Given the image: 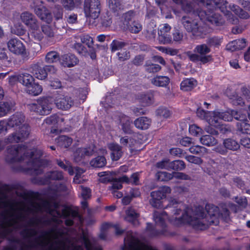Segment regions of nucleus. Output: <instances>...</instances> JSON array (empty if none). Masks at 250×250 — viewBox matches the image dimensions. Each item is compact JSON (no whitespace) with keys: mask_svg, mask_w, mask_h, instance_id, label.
Wrapping results in <instances>:
<instances>
[{"mask_svg":"<svg viewBox=\"0 0 250 250\" xmlns=\"http://www.w3.org/2000/svg\"><path fill=\"white\" fill-rule=\"evenodd\" d=\"M25 116L21 112H16L6 119L10 128H15L16 131L6 138L8 143H18L28 138L30 133V127L24 123Z\"/></svg>","mask_w":250,"mask_h":250,"instance_id":"nucleus-4","label":"nucleus"},{"mask_svg":"<svg viewBox=\"0 0 250 250\" xmlns=\"http://www.w3.org/2000/svg\"><path fill=\"white\" fill-rule=\"evenodd\" d=\"M177 4L180 5L183 10L186 12H190L192 10V7L190 3L186 0H172Z\"/></svg>","mask_w":250,"mask_h":250,"instance_id":"nucleus-45","label":"nucleus"},{"mask_svg":"<svg viewBox=\"0 0 250 250\" xmlns=\"http://www.w3.org/2000/svg\"><path fill=\"white\" fill-rule=\"evenodd\" d=\"M106 163L105 157L99 156L91 160L90 165L94 167H102L105 165Z\"/></svg>","mask_w":250,"mask_h":250,"instance_id":"nucleus-39","label":"nucleus"},{"mask_svg":"<svg viewBox=\"0 0 250 250\" xmlns=\"http://www.w3.org/2000/svg\"><path fill=\"white\" fill-rule=\"evenodd\" d=\"M157 115L160 117L167 118L170 115V111L167 108L164 107L159 108L157 110Z\"/></svg>","mask_w":250,"mask_h":250,"instance_id":"nucleus-62","label":"nucleus"},{"mask_svg":"<svg viewBox=\"0 0 250 250\" xmlns=\"http://www.w3.org/2000/svg\"><path fill=\"white\" fill-rule=\"evenodd\" d=\"M95 152L94 146L88 148H79L74 153V159L77 163H79L86 156L92 155Z\"/></svg>","mask_w":250,"mask_h":250,"instance_id":"nucleus-13","label":"nucleus"},{"mask_svg":"<svg viewBox=\"0 0 250 250\" xmlns=\"http://www.w3.org/2000/svg\"><path fill=\"white\" fill-rule=\"evenodd\" d=\"M128 30L132 33L137 34L142 29V25L138 21H134L128 26Z\"/></svg>","mask_w":250,"mask_h":250,"instance_id":"nucleus-48","label":"nucleus"},{"mask_svg":"<svg viewBox=\"0 0 250 250\" xmlns=\"http://www.w3.org/2000/svg\"><path fill=\"white\" fill-rule=\"evenodd\" d=\"M221 121H231L232 120V110H228L224 112H220Z\"/></svg>","mask_w":250,"mask_h":250,"instance_id":"nucleus-61","label":"nucleus"},{"mask_svg":"<svg viewBox=\"0 0 250 250\" xmlns=\"http://www.w3.org/2000/svg\"><path fill=\"white\" fill-rule=\"evenodd\" d=\"M120 180L127 184L137 185L139 182L138 174L137 173L132 174L130 178H128L125 175H123L121 177Z\"/></svg>","mask_w":250,"mask_h":250,"instance_id":"nucleus-42","label":"nucleus"},{"mask_svg":"<svg viewBox=\"0 0 250 250\" xmlns=\"http://www.w3.org/2000/svg\"><path fill=\"white\" fill-rule=\"evenodd\" d=\"M42 154L41 149L29 150L25 146L15 145L7 148L5 160L7 163L14 165L27 159L28 170L32 174L38 175L42 172V167L47 165L46 160L40 159Z\"/></svg>","mask_w":250,"mask_h":250,"instance_id":"nucleus-3","label":"nucleus"},{"mask_svg":"<svg viewBox=\"0 0 250 250\" xmlns=\"http://www.w3.org/2000/svg\"><path fill=\"white\" fill-rule=\"evenodd\" d=\"M233 207H235V206L232 203L221 204L219 208L212 204H207L205 207L207 213L206 214L203 208L199 207L194 209L187 208L182 215L180 216L182 210L185 209V206L183 202L170 197L168 199L167 206L165 208L168 212L155 211L153 213V220L156 226L162 228L158 233L164 232L166 227V219L175 226L188 224L195 229L203 230L208 225H217L220 217L227 220L229 216V208Z\"/></svg>","mask_w":250,"mask_h":250,"instance_id":"nucleus-1","label":"nucleus"},{"mask_svg":"<svg viewBox=\"0 0 250 250\" xmlns=\"http://www.w3.org/2000/svg\"><path fill=\"white\" fill-rule=\"evenodd\" d=\"M53 101L58 109L64 111L69 110L74 104L71 97L62 94L57 95Z\"/></svg>","mask_w":250,"mask_h":250,"instance_id":"nucleus-10","label":"nucleus"},{"mask_svg":"<svg viewBox=\"0 0 250 250\" xmlns=\"http://www.w3.org/2000/svg\"><path fill=\"white\" fill-rule=\"evenodd\" d=\"M80 188L81 190V196L83 200H87L91 197V191L89 188L81 186Z\"/></svg>","mask_w":250,"mask_h":250,"instance_id":"nucleus-55","label":"nucleus"},{"mask_svg":"<svg viewBox=\"0 0 250 250\" xmlns=\"http://www.w3.org/2000/svg\"><path fill=\"white\" fill-rule=\"evenodd\" d=\"M33 73L34 76L39 80H44L47 77V72L45 71L44 67H41L38 64L33 65Z\"/></svg>","mask_w":250,"mask_h":250,"instance_id":"nucleus-29","label":"nucleus"},{"mask_svg":"<svg viewBox=\"0 0 250 250\" xmlns=\"http://www.w3.org/2000/svg\"><path fill=\"white\" fill-rule=\"evenodd\" d=\"M53 102L51 97H43L38 99L35 103L27 104V108L31 112H34L37 114L47 115L52 111Z\"/></svg>","mask_w":250,"mask_h":250,"instance_id":"nucleus-7","label":"nucleus"},{"mask_svg":"<svg viewBox=\"0 0 250 250\" xmlns=\"http://www.w3.org/2000/svg\"><path fill=\"white\" fill-rule=\"evenodd\" d=\"M194 52L201 56H208L207 54L210 52V48L206 44H199L195 47Z\"/></svg>","mask_w":250,"mask_h":250,"instance_id":"nucleus-36","label":"nucleus"},{"mask_svg":"<svg viewBox=\"0 0 250 250\" xmlns=\"http://www.w3.org/2000/svg\"><path fill=\"white\" fill-rule=\"evenodd\" d=\"M42 31L43 34H44L48 37L54 36V32L51 27L48 25H43L42 26Z\"/></svg>","mask_w":250,"mask_h":250,"instance_id":"nucleus-63","label":"nucleus"},{"mask_svg":"<svg viewBox=\"0 0 250 250\" xmlns=\"http://www.w3.org/2000/svg\"><path fill=\"white\" fill-rule=\"evenodd\" d=\"M246 118V121L237 123V127L238 131L244 134H250V124Z\"/></svg>","mask_w":250,"mask_h":250,"instance_id":"nucleus-37","label":"nucleus"},{"mask_svg":"<svg viewBox=\"0 0 250 250\" xmlns=\"http://www.w3.org/2000/svg\"><path fill=\"white\" fill-rule=\"evenodd\" d=\"M36 14L42 20L47 23L52 21V16L50 12L44 6L36 7L35 9Z\"/></svg>","mask_w":250,"mask_h":250,"instance_id":"nucleus-19","label":"nucleus"},{"mask_svg":"<svg viewBox=\"0 0 250 250\" xmlns=\"http://www.w3.org/2000/svg\"><path fill=\"white\" fill-rule=\"evenodd\" d=\"M108 6L113 11H117L121 8V4L119 0H109Z\"/></svg>","mask_w":250,"mask_h":250,"instance_id":"nucleus-60","label":"nucleus"},{"mask_svg":"<svg viewBox=\"0 0 250 250\" xmlns=\"http://www.w3.org/2000/svg\"><path fill=\"white\" fill-rule=\"evenodd\" d=\"M84 11L87 20H89L90 22H91V20L97 19L101 12L100 0H85Z\"/></svg>","mask_w":250,"mask_h":250,"instance_id":"nucleus-8","label":"nucleus"},{"mask_svg":"<svg viewBox=\"0 0 250 250\" xmlns=\"http://www.w3.org/2000/svg\"><path fill=\"white\" fill-rule=\"evenodd\" d=\"M81 42L85 43L88 47L93 44V39L88 35H83L80 37Z\"/></svg>","mask_w":250,"mask_h":250,"instance_id":"nucleus-64","label":"nucleus"},{"mask_svg":"<svg viewBox=\"0 0 250 250\" xmlns=\"http://www.w3.org/2000/svg\"><path fill=\"white\" fill-rule=\"evenodd\" d=\"M125 45L126 43L125 42L113 40L110 44V48L112 52H115L117 50H122V49Z\"/></svg>","mask_w":250,"mask_h":250,"instance_id":"nucleus-49","label":"nucleus"},{"mask_svg":"<svg viewBox=\"0 0 250 250\" xmlns=\"http://www.w3.org/2000/svg\"><path fill=\"white\" fill-rule=\"evenodd\" d=\"M79 62L78 58L73 54H64L60 58L61 64L64 67H71L76 65Z\"/></svg>","mask_w":250,"mask_h":250,"instance_id":"nucleus-15","label":"nucleus"},{"mask_svg":"<svg viewBox=\"0 0 250 250\" xmlns=\"http://www.w3.org/2000/svg\"><path fill=\"white\" fill-rule=\"evenodd\" d=\"M171 162L168 159H164L161 161L158 162L156 164V167L161 169H166L170 170Z\"/></svg>","mask_w":250,"mask_h":250,"instance_id":"nucleus-51","label":"nucleus"},{"mask_svg":"<svg viewBox=\"0 0 250 250\" xmlns=\"http://www.w3.org/2000/svg\"><path fill=\"white\" fill-rule=\"evenodd\" d=\"M34 78L29 74L22 73L20 74L19 82L24 85L26 88L34 82Z\"/></svg>","mask_w":250,"mask_h":250,"instance_id":"nucleus-35","label":"nucleus"},{"mask_svg":"<svg viewBox=\"0 0 250 250\" xmlns=\"http://www.w3.org/2000/svg\"><path fill=\"white\" fill-rule=\"evenodd\" d=\"M9 50L17 55H23L25 53V48L23 43L17 38L11 39L7 42Z\"/></svg>","mask_w":250,"mask_h":250,"instance_id":"nucleus-12","label":"nucleus"},{"mask_svg":"<svg viewBox=\"0 0 250 250\" xmlns=\"http://www.w3.org/2000/svg\"><path fill=\"white\" fill-rule=\"evenodd\" d=\"M151 83L156 86L166 87L169 83V79L167 76H156L151 79Z\"/></svg>","mask_w":250,"mask_h":250,"instance_id":"nucleus-26","label":"nucleus"},{"mask_svg":"<svg viewBox=\"0 0 250 250\" xmlns=\"http://www.w3.org/2000/svg\"><path fill=\"white\" fill-rule=\"evenodd\" d=\"M59 55L56 51H50L48 52L45 57V61L47 63H53L57 62L58 60L60 61Z\"/></svg>","mask_w":250,"mask_h":250,"instance_id":"nucleus-47","label":"nucleus"},{"mask_svg":"<svg viewBox=\"0 0 250 250\" xmlns=\"http://www.w3.org/2000/svg\"><path fill=\"white\" fill-rule=\"evenodd\" d=\"M118 60L123 62L128 60L130 58V52L125 49L121 50L117 53Z\"/></svg>","mask_w":250,"mask_h":250,"instance_id":"nucleus-53","label":"nucleus"},{"mask_svg":"<svg viewBox=\"0 0 250 250\" xmlns=\"http://www.w3.org/2000/svg\"><path fill=\"white\" fill-rule=\"evenodd\" d=\"M171 26L167 23L160 25L159 27L158 41L161 44H168L172 42V39L170 35Z\"/></svg>","mask_w":250,"mask_h":250,"instance_id":"nucleus-11","label":"nucleus"},{"mask_svg":"<svg viewBox=\"0 0 250 250\" xmlns=\"http://www.w3.org/2000/svg\"><path fill=\"white\" fill-rule=\"evenodd\" d=\"M134 124L135 127L138 129H146L150 125L151 121L146 117H141L134 121Z\"/></svg>","mask_w":250,"mask_h":250,"instance_id":"nucleus-24","label":"nucleus"},{"mask_svg":"<svg viewBox=\"0 0 250 250\" xmlns=\"http://www.w3.org/2000/svg\"><path fill=\"white\" fill-rule=\"evenodd\" d=\"M120 143L123 146H128L130 149L136 148V142L132 138H129L127 136L121 137Z\"/></svg>","mask_w":250,"mask_h":250,"instance_id":"nucleus-40","label":"nucleus"},{"mask_svg":"<svg viewBox=\"0 0 250 250\" xmlns=\"http://www.w3.org/2000/svg\"><path fill=\"white\" fill-rule=\"evenodd\" d=\"M228 96L231 103L234 105L242 106L245 104L243 98L239 96L235 92H233L230 94L228 93Z\"/></svg>","mask_w":250,"mask_h":250,"instance_id":"nucleus-33","label":"nucleus"},{"mask_svg":"<svg viewBox=\"0 0 250 250\" xmlns=\"http://www.w3.org/2000/svg\"><path fill=\"white\" fill-rule=\"evenodd\" d=\"M189 132L191 135L197 136L203 133V130L196 125H192L189 127Z\"/></svg>","mask_w":250,"mask_h":250,"instance_id":"nucleus-56","label":"nucleus"},{"mask_svg":"<svg viewBox=\"0 0 250 250\" xmlns=\"http://www.w3.org/2000/svg\"><path fill=\"white\" fill-rule=\"evenodd\" d=\"M108 147L111 151V158L113 161L119 160L123 155L122 146L115 143L108 144Z\"/></svg>","mask_w":250,"mask_h":250,"instance_id":"nucleus-16","label":"nucleus"},{"mask_svg":"<svg viewBox=\"0 0 250 250\" xmlns=\"http://www.w3.org/2000/svg\"><path fill=\"white\" fill-rule=\"evenodd\" d=\"M110 228H113L115 229V234L117 235H122L125 230L122 229L119 224H112L111 223H104L103 224L102 227V232L100 235V237L102 239H104L106 237V234L104 231V230Z\"/></svg>","mask_w":250,"mask_h":250,"instance_id":"nucleus-21","label":"nucleus"},{"mask_svg":"<svg viewBox=\"0 0 250 250\" xmlns=\"http://www.w3.org/2000/svg\"><path fill=\"white\" fill-rule=\"evenodd\" d=\"M26 206L22 204L15 206L7 201L0 194V237H6L10 229H18L25 223L24 212Z\"/></svg>","mask_w":250,"mask_h":250,"instance_id":"nucleus-2","label":"nucleus"},{"mask_svg":"<svg viewBox=\"0 0 250 250\" xmlns=\"http://www.w3.org/2000/svg\"><path fill=\"white\" fill-rule=\"evenodd\" d=\"M156 33L157 30L153 23H149L144 31L146 37L149 40H154L156 37Z\"/></svg>","mask_w":250,"mask_h":250,"instance_id":"nucleus-32","label":"nucleus"},{"mask_svg":"<svg viewBox=\"0 0 250 250\" xmlns=\"http://www.w3.org/2000/svg\"><path fill=\"white\" fill-rule=\"evenodd\" d=\"M126 216L125 219L128 222H132L137 219L139 216V214L132 208H128L125 211Z\"/></svg>","mask_w":250,"mask_h":250,"instance_id":"nucleus-44","label":"nucleus"},{"mask_svg":"<svg viewBox=\"0 0 250 250\" xmlns=\"http://www.w3.org/2000/svg\"><path fill=\"white\" fill-rule=\"evenodd\" d=\"M188 56L191 61L194 62L200 61L203 64L210 62L212 60V56L210 55H208V56H201L197 53L192 54L189 52L188 54Z\"/></svg>","mask_w":250,"mask_h":250,"instance_id":"nucleus-23","label":"nucleus"},{"mask_svg":"<svg viewBox=\"0 0 250 250\" xmlns=\"http://www.w3.org/2000/svg\"><path fill=\"white\" fill-rule=\"evenodd\" d=\"M123 131L126 134H131L132 132L131 128V121L129 117L122 115L120 118Z\"/></svg>","mask_w":250,"mask_h":250,"instance_id":"nucleus-22","label":"nucleus"},{"mask_svg":"<svg viewBox=\"0 0 250 250\" xmlns=\"http://www.w3.org/2000/svg\"><path fill=\"white\" fill-rule=\"evenodd\" d=\"M223 144L227 150L236 151L239 149L240 146L239 143L232 138L224 139Z\"/></svg>","mask_w":250,"mask_h":250,"instance_id":"nucleus-28","label":"nucleus"},{"mask_svg":"<svg viewBox=\"0 0 250 250\" xmlns=\"http://www.w3.org/2000/svg\"><path fill=\"white\" fill-rule=\"evenodd\" d=\"M247 42L244 39H238L229 42L226 46L228 50L234 51L242 49L246 47Z\"/></svg>","mask_w":250,"mask_h":250,"instance_id":"nucleus-20","label":"nucleus"},{"mask_svg":"<svg viewBox=\"0 0 250 250\" xmlns=\"http://www.w3.org/2000/svg\"><path fill=\"white\" fill-rule=\"evenodd\" d=\"M200 142L202 145L207 146H214L218 143L217 140L210 135H203L200 138Z\"/></svg>","mask_w":250,"mask_h":250,"instance_id":"nucleus-30","label":"nucleus"},{"mask_svg":"<svg viewBox=\"0 0 250 250\" xmlns=\"http://www.w3.org/2000/svg\"><path fill=\"white\" fill-rule=\"evenodd\" d=\"M58 145L61 147L67 148L71 146L72 139L66 136H61L56 140Z\"/></svg>","mask_w":250,"mask_h":250,"instance_id":"nucleus-38","label":"nucleus"},{"mask_svg":"<svg viewBox=\"0 0 250 250\" xmlns=\"http://www.w3.org/2000/svg\"><path fill=\"white\" fill-rule=\"evenodd\" d=\"M208 116L207 121L211 125L217 127L221 124L219 112H208Z\"/></svg>","mask_w":250,"mask_h":250,"instance_id":"nucleus-25","label":"nucleus"},{"mask_svg":"<svg viewBox=\"0 0 250 250\" xmlns=\"http://www.w3.org/2000/svg\"><path fill=\"white\" fill-rule=\"evenodd\" d=\"M170 170H182L186 167V164L182 160H175L171 162Z\"/></svg>","mask_w":250,"mask_h":250,"instance_id":"nucleus-46","label":"nucleus"},{"mask_svg":"<svg viewBox=\"0 0 250 250\" xmlns=\"http://www.w3.org/2000/svg\"><path fill=\"white\" fill-rule=\"evenodd\" d=\"M25 90L29 94L33 96H37L42 93V88L41 85L33 82L30 85L26 88Z\"/></svg>","mask_w":250,"mask_h":250,"instance_id":"nucleus-31","label":"nucleus"},{"mask_svg":"<svg viewBox=\"0 0 250 250\" xmlns=\"http://www.w3.org/2000/svg\"><path fill=\"white\" fill-rule=\"evenodd\" d=\"M197 84V81L193 78H186L181 83V89L183 91H189Z\"/></svg>","mask_w":250,"mask_h":250,"instance_id":"nucleus-27","label":"nucleus"},{"mask_svg":"<svg viewBox=\"0 0 250 250\" xmlns=\"http://www.w3.org/2000/svg\"><path fill=\"white\" fill-rule=\"evenodd\" d=\"M14 102L8 101L0 102V118L6 116L14 110Z\"/></svg>","mask_w":250,"mask_h":250,"instance_id":"nucleus-18","label":"nucleus"},{"mask_svg":"<svg viewBox=\"0 0 250 250\" xmlns=\"http://www.w3.org/2000/svg\"><path fill=\"white\" fill-rule=\"evenodd\" d=\"M140 102L143 106H148L154 102V96L152 93L142 94L139 98Z\"/></svg>","mask_w":250,"mask_h":250,"instance_id":"nucleus-34","label":"nucleus"},{"mask_svg":"<svg viewBox=\"0 0 250 250\" xmlns=\"http://www.w3.org/2000/svg\"><path fill=\"white\" fill-rule=\"evenodd\" d=\"M145 68L148 73H156L161 69V67L157 64L146 63L145 65Z\"/></svg>","mask_w":250,"mask_h":250,"instance_id":"nucleus-52","label":"nucleus"},{"mask_svg":"<svg viewBox=\"0 0 250 250\" xmlns=\"http://www.w3.org/2000/svg\"><path fill=\"white\" fill-rule=\"evenodd\" d=\"M46 176L49 179L53 180H61L63 179L62 172L57 170L48 172Z\"/></svg>","mask_w":250,"mask_h":250,"instance_id":"nucleus-50","label":"nucleus"},{"mask_svg":"<svg viewBox=\"0 0 250 250\" xmlns=\"http://www.w3.org/2000/svg\"><path fill=\"white\" fill-rule=\"evenodd\" d=\"M181 22L185 29L194 36L204 38L208 32V27L198 19H194L189 16H183Z\"/></svg>","mask_w":250,"mask_h":250,"instance_id":"nucleus-6","label":"nucleus"},{"mask_svg":"<svg viewBox=\"0 0 250 250\" xmlns=\"http://www.w3.org/2000/svg\"><path fill=\"white\" fill-rule=\"evenodd\" d=\"M28 36L29 38L35 41H41L43 38V34L40 27L39 22L28 29Z\"/></svg>","mask_w":250,"mask_h":250,"instance_id":"nucleus-14","label":"nucleus"},{"mask_svg":"<svg viewBox=\"0 0 250 250\" xmlns=\"http://www.w3.org/2000/svg\"><path fill=\"white\" fill-rule=\"evenodd\" d=\"M232 118H234L236 120L241 122L242 121H246L247 115L245 113H243L241 111L232 110Z\"/></svg>","mask_w":250,"mask_h":250,"instance_id":"nucleus-57","label":"nucleus"},{"mask_svg":"<svg viewBox=\"0 0 250 250\" xmlns=\"http://www.w3.org/2000/svg\"><path fill=\"white\" fill-rule=\"evenodd\" d=\"M188 150L191 153L196 155H203L207 153L208 151L207 148L199 145L192 146Z\"/></svg>","mask_w":250,"mask_h":250,"instance_id":"nucleus-41","label":"nucleus"},{"mask_svg":"<svg viewBox=\"0 0 250 250\" xmlns=\"http://www.w3.org/2000/svg\"><path fill=\"white\" fill-rule=\"evenodd\" d=\"M157 179L161 181H168L172 179V173L165 171L158 172L156 174Z\"/></svg>","mask_w":250,"mask_h":250,"instance_id":"nucleus-54","label":"nucleus"},{"mask_svg":"<svg viewBox=\"0 0 250 250\" xmlns=\"http://www.w3.org/2000/svg\"><path fill=\"white\" fill-rule=\"evenodd\" d=\"M206 9L200 11L198 16L201 20H207L216 26H220L224 23V20L221 16L215 13L213 10L219 9L222 12H224L227 6L226 0H206L203 3Z\"/></svg>","mask_w":250,"mask_h":250,"instance_id":"nucleus-5","label":"nucleus"},{"mask_svg":"<svg viewBox=\"0 0 250 250\" xmlns=\"http://www.w3.org/2000/svg\"><path fill=\"white\" fill-rule=\"evenodd\" d=\"M21 234L26 239H29L37 234V231L35 229L29 228L25 226L21 231Z\"/></svg>","mask_w":250,"mask_h":250,"instance_id":"nucleus-43","label":"nucleus"},{"mask_svg":"<svg viewBox=\"0 0 250 250\" xmlns=\"http://www.w3.org/2000/svg\"><path fill=\"white\" fill-rule=\"evenodd\" d=\"M232 10L234 11L235 13L240 18L247 19L249 17V15L247 12L241 9L236 5L233 6V9H232Z\"/></svg>","mask_w":250,"mask_h":250,"instance_id":"nucleus-59","label":"nucleus"},{"mask_svg":"<svg viewBox=\"0 0 250 250\" xmlns=\"http://www.w3.org/2000/svg\"><path fill=\"white\" fill-rule=\"evenodd\" d=\"M171 192V189L169 187L163 186L159 188L158 190L151 192V199L149 200L150 204L154 208H160L162 207L161 200L166 197L167 194Z\"/></svg>","mask_w":250,"mask_h":250,"instance_id":"nucleus-9","label":"nucleus"},{"mask_svg":"<svg viewBox=\"0 0 250 250\" xmlns=\"http://www.w3.org/2000/svg\"><path fill=\"white\" fill-rule=\"evenodd\" d=\"M20 18L22 22L26 25L28 29L39 22L35 17L28 12L22 13Z\"/></svg>","mask_w":250,"mask_h":250,"instance_id":"nucleus-17","label":"nucleus"},{"mask_svg":"<svg viewBox=\"0 0 250 250\" xmlns=\"http://www.w3.org/2000/svg\"><path fill=\"white\" fill-rule=\"evenodd\" d=\"M185 159L188 162L198 165L202 164L203 162L201 158L193 155H188L186 156Z\"/></svg>","mask_w":250,"mask_h":250,"instance_id":"nucleus-58","label":"nucleus"}]
</instances>
